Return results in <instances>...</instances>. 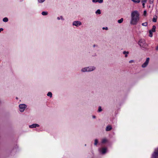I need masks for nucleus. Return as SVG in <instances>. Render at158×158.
Segmentation results:
<instances>
[{"label":"nucleus","instance_id":"393cba45","mask_svg":"<svg viewBox=\"0 0 158 158\" xmlns=\"http://www.w3.org/2000/svg\"><path fill=\"white\" fill-rule=\"evenodd\" d=\"M98 143V139H96L94 140V145H97Z\"/></svg>","mask_w":158,"mask_h":158},{"label":"nucleus","instance_id":"72a5a7b5","mask_svg":"<svg viewBox=\"0 0 158 158\" xmlns=\"http://www.w3.org/2000/svg\"><path fill=\"white\" fill-rule=\"evenodd\" d=\"M142 5H143V6L144 7V6L145 3L146 2H142Z\"/></svg>","mask_w":158,"mask_h":158},{"label":"nucleus","instance_id":"0eeeda50","mask_svg":"<svg viewBox=\"0 0 158 158\" xmlns=\"http://www.w3.org/2000/svg\"><path fill=\"white\" fill-rule=\"evenodd\" d=\"M149 60L150 59L149 58H147L145 61L142 65V68H144L147 67L149 62Z\"/></svg>","mask_w":158,"mask_h":158},{"label":"nucleus","instance_id":"6e6552de","mask_svg":"<svg viewBox=\"0 0 158 158\" xmlns=\"http://www.w3.org/2000/svg\"><path fill=\"white\" fill-rule=\"evenodd\" d=\"M88 68V72H92L96 69V67L94 66H89L87 67Z\"/></svg>","mask_w":158,"mask_h":158},{"label":"nucleus","instance_id":"f257e3e1","mask_svg":"<svg viewBox=\"0 0 158 158\" xmlns=\"http://www.w3.org/2000/svg\"><path fill=\"white\" fill-rule=\"evenodd\" d=\"M140 19L139 14L137 10L132 11L131 14L130 24L133 25L137 24Z\"/></svg>","mask_w":158,"mask_h":158},{"label":"nucleus","instance_id":"473e14b6","mask_svg":"<svg viewBox=\"0 0 158 158\" xmlns=\"http://www.w3.org/2000/svg\"><path fill=\"white\" fill-rule=\"evenodd\" d=\"M147 0H143L142 1V2H147Z\"/></svg>","mask_w":158,"mask_h":158},{"label":"nucleus","instance_id":"bb28decb","mask_svg":"<svg viewBox=\"0 0 158 158\" xmlns=\"http://www.w3.org/2000/svg\"><path fill=\"white\" fill-rule=\"evenodd\" d=\"M142 25L143 26H147L148 25V23L146 22L143 23L142 24Z\"/></svg>","mask_w":158,"mask_h":158},{"label":"nucleus","instance_id":"a878e982","mask_svg":"<svg viewBox=\"0 0 158 158\" xmlns=\"http://www.w3.org/2000/svg\"><path fill=\"white\" fill-rule=\"evenodd\" d=\"M153 32L151 31H149V36L150 37H152V36H153V35H152V33Z\"/></svg>","mask_w":158,"mask_h":158},{"label":"nucleus","instance_id":"cd10ccee","mask_svg":"<svg viewBox=\"0 0 158 158\" xmlns=\"http://www.w3.org/2000/svg\"><path fill=\"white\" fill-rule=\"evenodd\" d=\"M102 110L101 107V106H99L98 107V112H101L102 111Z\"/></svg>","mask_w":158,"mask_h":158},{"label":"nucleus","instance_id":"5701e85b","mask_svg":"<svg viewBox=\"0 0 158 158\" xmlns=\"http://www.w3.org/2000/svg\"><path fill=\"white\" fill-rule=\"evenodd\" d=\"M123 18H121L120 19L118 20V22L119 23H121L123 21Z\"/></svg>","mask_w":158,"mask_h":158},{"label":"nucleus","instance_id":"7ed1b4c3","mask_svg":"<svg viewBox=\"0 0 158 158\" xmlns=\"http://www.w3.org/2000/svg\"><path fill=\"white\" fill-rule=\"evenodd\" d=\"M151 158H158V147L155 149L152 154Z\"/></svg>","mask_w":158,"mask_h":158},{"label":"nucleus","instance_id":"c9c22d12","mask_svg":"<svg viewBox=\"0 0 158 158\" xmlns=\"http://www.w3.org/2000/svg\"><path fill=\"white\" fill-rule=\"evenodd\" d=\"M92 117L93 118H96V116L94 115H93L92 116Z\"/></svg>","mask_w":158,"mask_h":158},{"label":"nucleus","instance_id":"7c9ffc66","mask_svg":"<svg viewBox=\"0 0 158 158\" xmlns=\"http://www.w3.org/2000/svg\"><path fill=\"white\" fill-rule=\"evenodd\" d=\"M147 14V11L146 10H144L143 11V14L144 15H146V14Z\"/></svg>","mask_w":158,"mask_h":158},{"label":"nucleus","instance_id":"4c0bfd02","mask_svg":"<svg viewBox=\"0 0 158 158\" xmlns=\"http://www.w3.org/2000/svg\"><path fill=\"white\" fill-rule=\"evenodd\" d=\"M96 45L94 44V45H93V47H96Z\"/></svg>","mask_w":158,"mask_h":158},{"label":"nucleus","instance_id":"4be33fe9","mask_svg":"<svg viewBox=\"0 0 158 158\" xmlns=\"http://www.w3.org/2000/svg\"><path fill=\"white\" fill-rule=\"evenodd\" d=\"M46 0H37L38 3H42L44 2Z\"/></svg>","mask_w":158,"mask_h":158},{"label":"nucleus","instance_id":"4468645a","mask_svg":"<svg viewBox=\"0 0 158 158\" xmlns=\"http://www.w3.org/2000/svg\"><path fill=\"white\" fill-rule=\"evenodd\" d=\"M129 53V52L128 51H123V54L125 55V57H127L128 56V54Z\"/></svg>","mask_w":158,"mask_h":158},{"label":"nucleus","instance_id":"423d86ee","mask_svg":"<svg viewBox=\"0 0 158 158\" xmlns=\"http://www.w3.org/2000/svg\"><path fill=\"white\" fill-rule=\"evenodd\" d=\"M81 22L79 21H74L72 23V25L73 26H75L77 27H78L81 26Z\"/></svg>","mask_w":158,"mask_h":158},{"label":"nucleus","instance_id":"9d476101","mask_svg":"<svg viewBox=\"0 0 158 158\" xmlns=\"http://www.w3.org/2000/svg\"><path fill=\"white\" fill-rule=\"evenodd\" d=\"M81 72L83 73H84L85 72H89L88 67H85L82 68L81 69Z\"/></svg>","mask_w":158,"mask_h":158},{"label":"nucleus","instance_id":"412c9836","mask_svg":"<svg viewBox=\"0 0 158 158\" xmlns=\"http://www.w3.org/2000/svg\"><path fill=\"white\" fill-rule=\"evenodd\" d=\"M41 14L43 15H47L48 14V13L46 11H43L42 12Z\"/></svg>","mask_w":158,"mask_h":158},{"label":"nucleus","instance_id":"2eb2a0df","mask_svg":"<svg viewBox=\"0 0 158 158\" xmlns=\"http://www.w3.org/2000/svg\"><path fill=\"white\" fill-rule=\"evenodd\" d=\"M157 17L156 15L154 16L152 19V21L153 22H156L157 21Z\"/></svg>","mask_w":158,"mask_h":158},{"label":"nucleus","instance_id":"2f4dec72","mask_svg":"<svg viewBox=\"0 0 158 158\" xmlns=\"http://www.w3.org/2000/svg\"><path fill=\"white\" fill-rule=\"evenodd\" d=\"M149 2L150 4L152 3L153 2V0H149Z\"/></svg>","mask_w":158,"mask_h":158},{"label":"nucleus","instance_id":"f3484780","mask_svg":"<svg viewBox=\"0 0 158 158\" xmlns=\"http://www.w3.org/2000/svg\"><path fill=\"white\" fill-rule=\"evenodd\" d=\"M95 13L97 15H100L101 13V10L100 9H98L95 11Z\"/></svg>","mask_w":158,"mask_h":158},{"label":"nucleus","instance_id":"ddd939ff","mask_svg":"<svg viewBox=\"0 0 158 158\" xmlns=\"http://www.w3.org/2000/svg\"><path fill=\"white\" fill-rule=\"evenodd\" d=\"M107 139L106 138H103L102 139V143L103 144L107 142Z\"/></svg>","mask_w":158,"mask_h":158},{"label":"nucleus","instance_id":"f03ea898","mask_svg":"<svg viewBox=\"0 0 158 158\" xmlns=\"http://www.w3.org/2000/svg\"><path fill=\"white\" fill-rule=\"evenodd\" d=\"M138 44L141 47L143 48H146L148 47V45L144 39L140 40L138 42Z\"/></svg>","mask_w":158,"mask_h":158},{"label":"nucleus","instance_id":"f8f14e48","mask_svg":"<svg viewBox=\"0 0 158 158\" xmlns=\"http://www.w3.org/2000/svg\"><path fill=\"white\" fill-rule=\"evenodd\" d=\"M112 129V127L111 125H108L107 126L106 128V131H109L111 130Z\"/></svg>","mask_w":158,"mask_h":158},{"label":"nucleus","instance_id":"c756f323","mask_svg":"<svg viewBox=\"0 0 158 158\" xmlns=\"http://www.w3.org/2000/svg\"><path fill=\"white\" fill-rule=\"evenodd\" d=\"M134 62V60H131L129 61V63H132Z\"/></svg>","mask_w":158,"mask_h":158},{"label":"nucleus","instance_id":"b1692460","mask_svg":"<svg viewBox=\"0 0 158 158\" xmlns=\"http://www.w3.org/2000/svg\"><path fill=\"white\" fill-rule=\"evenodd\" d=\"M133 2L135 3H139L140 2V0H131Z\"/></svg>","mask_w":158,"mask_h":158},{"label":"nucleus","instance_id":"f704fd0d","mask_svg":"<svg viewBox=\"0 0 158 158\" xmlns=\"http://www.w3.org/2000/svg\"><path fill=\"white\" fill-rule=\"evenodd\" d=\"M3 29L2 28H0V32H1V31H3Z\"/></svg>","mask_w":158,"mask_h":158},{"label":"nucleus","instance_id":"e433bc0d","mask_svg":"<svg viewBox=\"0 0 158 158\" xmlns=\"http://www.w3.org/2000/svg\"><path fill=\"white\" fill-rule=\"evenodd\" d=\"M156 50L158 51V46L156 48Z\"/></svg>","mask_w":158,"mask_h":158},{"label":"nucleus","instance_id":"20e7f679","mask_svg":"<svg viewBox=\"0 0 158 158\" xmlns=\"http://www.w3.org/2000/svg\"><path fill=\"white\" fill-rule=\"evenodd\" d=\"M27 107L26 105L24 104H20L19 105V111L20 112H23Z\"/></svg>","mask_w":158,"mask_h":158},{"label":"nucleus","instance_id":"aec40b11","mask_svg":"<svg viewBox=\"0 0 158 158\" xmlns=\"http://www.w3.org/2000/svg\"><path fill=\"white\" fill-rule=\"evenodd\" d=\"M57 19L58 20H59L60 19H61L62 20H64V18H63V17L62 16H61L60 17H58L57 18Z\"/></svg>","mask_w":158,"mask_h":158},{"label":"nucleus","instance_id":"6ab92c4d","mask_svg":"<svg viewBox=\"0 0 158 158\" xmlns=\"http://www.w3.org/2000/svg\"><path fill=\"white\" fill-rule=\"evenodd\" d=\"M2 21L5 22H7L8 21V19L7 18L5 17L3 19Z\"/></svg>","mask_w":158,"mask_h":158},{"label":"nucleus","instance_id":"dca6fc26","mask_svg":"<svg viewBox=\"0 0 158 158\" xmlns=\"http://www.w3.org/2000/svg\"><path fill=\"white\" fill-rule=\"evenodd\" d=\"M156 27L155 26H152V29L151 30H150L152 32H155L156 31Z\"/></svg>","mask_w":158,"mask_h":158},{"label":"nucleus","instance_id":"a211bd4d","mask_svg":"<svg viewBox=\"0 0 158 158\" xmlns=\"http://www.w3.org/2000/svg\"><path fill=\"white\" fill-rule=\"evenodd\" d=\"M47 95L50 98H52V94L51 92H49L48 93Z\"/></svg>","mask_w":158,"mask_h":158},{"label":"nucleus","instance_id":"39448f33","mask_svg":"<svg viewBox=\"0 0 158 158\" xmlns=\"http://www.w3.org/2000/svg\"><path fill=\"white\" fill-rule=\"evenodd\" d=\"M100 152L102 154H105L107 152V148L106 147H102L99 149Z\"/></svg>","mask_w":158,"mask_h":158},{"label":"nucleus","instance_id":"c85d7f7f","mask_svg":"<svg viewBox=\"0 0 158 158\" xmlns=\"http://www.w3.org/2000/svg\"><path fill=\"white\" fill-rule=\"evenodd\" d=\"M102 29L103 30H108V28L107 27H103L102 28Z\"/></svg>","mask_w":158,"mask_h":158},{"label":"nucleus","instance_id":"58836bf2","mask_svg":"<svg viewBox=\"0 0 158 158\" xmlns=\"http://www.w3.org/2000/svg\"><path fill=\"white\" fill-rule=\"evenodd\" d=\"M158 1V0H157Z\"/></svg>","mask_w":158,"mask_h":158},{"label":"nucleus","instance_id":"1a4fd4ad","mask_svg":"<svg viewBox=\"0 0 158 158\" xmlns=\"http://www.w3.org/2000/svg\"><path fill=\"white\" fill-rule=\"evenodd\" d=\"M40 127V125L37 124H33L31 125H30L29 126V127L30 128H36L37 127Z\"/></svg>","mask_w":158,"mask_h":158},{"label":"nucleus","instance_id":"9b49d317","mask_svg":"<svg viewBox=\"0 0 158 158\" xmlns=\"http://www.w3.org/2000/svg\"><path fill=\"white\" fill-rule=\"evenodd\" d=\"M103 0H92V2L93 3L98 2L99 3H103Z\"/></svg>","mask_w":158,"mask_h":158}]
</instances>
